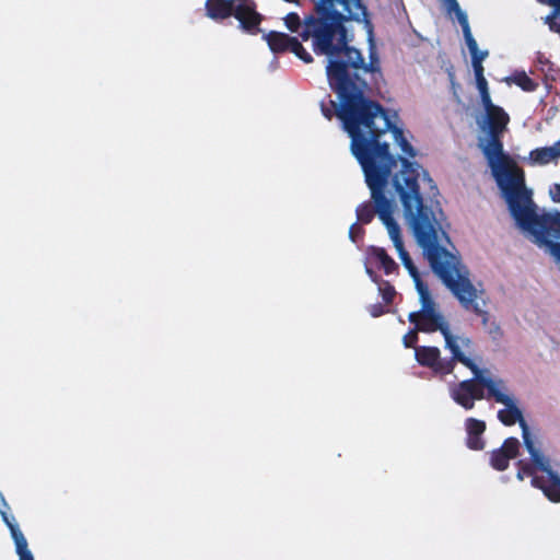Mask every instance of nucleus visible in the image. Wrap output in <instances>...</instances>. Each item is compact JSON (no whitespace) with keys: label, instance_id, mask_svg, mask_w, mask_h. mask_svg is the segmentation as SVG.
<instances>
[{"label":"nucleus","instance_id":"obj_11","mask_svg":"<svg viewBox=\"0 0 560 560\" xmlns=\"http://www.w3.org/2000/svg\"><path fill=\"white\" fill-rule=\"evenodd\" d=\"M520 452V442L514 438L506 439L501 447L490 454V464L497 470H505L510 459L515 458Z\"/></svg>","mask_w":560,"mask_h":560},{"label":"nucleus","instance_id":"obj_24","mask_svg":"<svg viewBox=\"0 0 560 560\" xmlns=\"http://www.w3.org/2000/svg\"><path fill=\"white\" fill-rule=\"evenodd\" d=\"M0 501H1V504H2L3 506H8V504H7L5 500H4V498H3L2 495H0Z\"/></svg>","mask_w":560,"mask_h":560},{"label":"nucleus","instance_id":"obj_13","mask_svg":"<svg viewBox=\"0 0 560 560\" xmlns=\"http://www.w3.org/2000/svg\"><path fill=\"white\" fill-rule=\"evenodd\" d=\"M415 355L421 365L431 368L435 372H452V368L440 360V350L435 347H418L415 349Z\"/></svg>","mask_w":560,"mask_h":560},{"label":"nucleus","instance_id":"obj_23","mask_svg":"<svg viewBox=\"0 0 560 560\" xmlns=\"http://www.w3.org/2000/svg\"><path fill=\"white\" fill-rule=\"evenodd\" d=\"M549 192L555 202H560V185H555Z\"/></svg>","mask_w":560,"mask_h":560},{"label":"nucleus","instance_id":"obj_19","mask_svg":"<svg viewBox=\"0 0 560 560\" xmlns=\"http://www.w3.org/2000/svg\"><path fill=\"white\" fill-rule=\"evenodd\" d=\"M483 325L487 332L492 339L497 340L501 337L502 331L500 325L495 320H490L489 317H483Z\"/></svg>","mask_w":560,"mask_h":560},{"label":"nucleus","instance_id":"obj_12","mask_svg":"<svg viewBox=\"0 0 560 560\" xmlns=\"http://www.w3.org/2000/svg\"><path fill=\"white\" fill-rule=\"evenodd\" d=\"M486 429V422L480 419L467 418L465 420L466 443L470 450L482 451L486 447V442L482 438Z\"/></svg>","mask_w":560,"mask_h":560},{"label":"nucleus","instance_id":"obj_2","mask_svg":"<svg viewBox=\"0 0 560 560\" xmlns=\"http://www.w3.org/2000/svg\"><path fill=\"white\" fill-rule=\"evenodd\" d=\"M415 158L417 155H407L400 149L396 156L389 145H383L359 162L375 213L384 224L380 211L385 208L392 221L401 230L397 222L400 212L438 277L465 308L481 313L489 298L483 285L474 282L469 270L462 264L450 240V223L445 214L427 203V195L436 190V186L429 172L412 161Z\"/></svg>","mask_w":560,"mask_h":560},{"label":"nucleus","instance_id":"obj_14","mask_svg":"<svg viewBox=\"0 0 560 560\" xmlns=\"http://www.w3.org/2000/svg\"><path fill=\"white\" fill-rule=\"evenodd\" d=\"M560 159V140L550 147L533 150L529 153L528 162L532 165H547L556 163Z\"/></svg>","mask_w":560,"mask_h":560},{"label":"nucleus","instance_id":"obj_10","mask_svg":"<svg viewBox=\"0 0 560 560\" xmlns=\"http://www.w3.org/2000/svg\"><path fill=\"white\" fill-rule=\"evenodd\" d=\"M0 514L2 521L8 526L10 530L11 538L14 542L15 553L19 557V560H34L33 553L28 548V542L23 532L20 528V525L13 515L8 514L7 512L0 510Z\"/></svg>","mask_w":560,"mask_h":560},{"label":"nucleus","instance_id":"obj_26","mask_svg":"<svg viewBox=\"0 0 560 560\" xmlns=\"http://www.w3.org/2000/svg\"><path fill=\"white\" fill-rule=\"evenodd\" d=\"M366 272L372 277V270L369 267H366Z\"/></svg>","mask_w":560,"mask_h":560},{"label":"nucleus","instance_id":"obj_6","mask_svg":"<svg viewBox=\"0 0 560 560\" xmlns=\"http://www.w3.org/2000/svg\"><path fill=\"white\" fill-rule=\"evenodd\" d=\"M500 404L503 408L498 411V419L505 425L520 423L525 447L534 464L532 467L528 464L520 463L516 478L523 481L526 477H530L532 485L539 488L550 501L560 502V476L553 470L550 460L540 450V434L532 432L526 425L515 396L511 397V401Z\"/></svg>","mask_w":560,"mask_h":560},{"label":"nucleus","instance_id":"obj_8","mask_svg":"<svg viewBox=\"0 0 560 560\" xmlns=\"http://www.w3.org/2000/svg\"><path fill=\"white\" fill-rule=\"evenodd\" d=\"M207 16L212 20H223L233 15L240 27L250 34L258 31L261 15L256 11L253 0H207Z\"/></svg>","mask_w":560,"mask_h":560},{"label":"nucleus","instance_id":"obj_20","mask_svg":"<svg viewBox=\"0 0 560 560\" xmlns=\"http://www.w3.org/2000/svg\"><path fill=\"white\" fill-rule=\"evenodd\" d=\"M372 217H373L372 211L366 207L360 208L358 210V218L363 223H369L371 221Z\"/></svg>","mask_w":560,"mask_h":560},{"label":"nucleus","instance_id":"obj_9","mask_svg":"<svg viewBox=\"0 0 560 560\" xmlns=\"http://www.w3.org/2000/svg\"><path fill=\"white\" fill-rule=\"evenodd\" d=\"M264 37L272 51L278 52L290 49L295 56H298L305 62L312 61L311 55L305 51V49L296 40V38L290 37L283 33L278 32H271L269 34H266Z\"/></svg>","mask_w":560,"mask_h":560},{"label":"nucleus","instance_id":"obj_7","mask_svg":"<svg viewBox=\"0 0 560 560\" xmlns=\"http://www.w3.org/2000/svg\"><path fill=\"white\" fill-rule=\"evenodd\" d=\"M474 380L463 381L451 388L452 398L466 410L475 407V400L493 398L497 402L511 401L514 396L506 383L488 369L480 366L472 373Z\"/></svg>","mask_w":560,"mask_h":560},{"label":"nucleus","instance_id":"obj_16","mask_svg":"<svg viewBox=\"0 0 560 560\" xmlns=\"http://www.w3.org/2000/svg\"><path fill=\"white\" fill-rule=\"evenodd\" d=\"M371 256L385 269L387 273L392 272L396 267L395 261L386 254L383 248H373Z\"/></svg>","mask_w":560,"mask_h":560},{"label":"nucleus","instance_id":"obj_17","mask_svg":"<svg viewBox=\"0 0 560 560\" xmlns=\"http://www.w3.org/2000/svg\"><path fill=\"white\" fill-rule=\"evenodd\" d=\"M284 23L291 32L299 33L301 37L302 34L305 33V24L301 25L299 16L294 13L287 15L284 19Z\"/></svg>","mask_w":560,"mask_h":560},{"label":"nucleus","instance_id":"obj_18","mask_svg":"<svg viewBox=\"0 0 560 560\" xmlns=\"http://www.w3.org/2000/svg\"><path fill=\"white\" fill-rule=\"evenodd\" d=\"M510 81L518 85L524 91H533L535 89V83L525 73L515 74L510 79Z\"/></svg>","mask_w":560,"mask_h":560},{"label":"nucleus","instance_id":"obj_21","mask_svg":"<svg viewBox=\"0 0 560 560\" xmlns=\"http://www.w3.org/2000/svg\"><path fill=\"white\" fill-rule=\"evenodd\" d=\"M402 341L407 348L412 347L417 341V331H410L405 335Z\"/></svg>","mask_w":560,"mask_h":560},{"label":"nucleus","instance_id":"obj_3","mask_svg":"<svg viewBox=\"0 0 560 560\" xmlns=\"http://www.w3.org/2000/svg\"><path fill=\"white\" fill-rule=\"evenodd\" d=\"M517 229L560 262V213L537 209L523 172L503 153L489 162Z\"/></svg>","mask_w":560,"mask_h":560},{"label":"nucleus","instance_id":"obj_4","mask_svg":"<svg viewBox=\"0 0 560 560\" xmlns=\"http://www.w3.org/2000/svg\"><path fill=\"white\" fill-rule=\"evenodd\" d=\"M380 212L384 221L387 235L397 252L398 258L401 260L402 265L412 278L419 295L421 308L419 312L410 313V322L415 324L417 329L420 331H441L445 339L446 348L450 349L453 358L468 368L472 373L478 371L481 366V360L476 353L471 341L465 336L454 335L451 331L447 322L438 311L429 289L421 281L416 266L405 249L404 241L400 236V229L394 221H392L385 208H382Z\"/></svg>","mask_w":560,"mask_h":560},{"label":"nucleus","instance_id":"obj_1","mask_svg":"<svg viewBox=\"0 0 560 560\" xmlns=\"http://www.w3.org/2000/svg\"><path fill=\"white\" fill-rule=\"evenodd\" d=\"M316 18L305 21L302 38H313L317 54L327 57V77L337 94L332 102L338 118L351 138V152L358 162L373 155L383 145L387 133L405 154L418 155L411 133L396 110H386L364 97L350 80L348 67L364 72L377 70L378 61L372 28L365 20L360 0H313Z\"/></svg>","mask_w":560,"mask_h":560},{"label":"nucleus","instance_id":"obj_5","mask_svg":"<svg viewBox=\"0 0 560 560\" xmlns=\"http://www.w3.org/2000/svg\"><path fill=\"white\" fill-rule=\"evenodd\" d=\"M444 9L450 15L454 14L462 25L465 43L471 56L476 83L483 108V112L477 117V124L480 128L479 145L488 159V162H490L503 153L500 137L504 132L510 117L503 108L495 106L491 102L482 67V62L489 54L488 50H482L478 47L472 36L467 14L460 9L457 0L444 7Z\"/></svg>","mask_w":560,"mask_h":560},{"label":"nucleus","instance_id":"obj_22","mask_svg":"<svg viewBox=\"0 0 560 560\" xmlns=\"http://www.w3.org/2000/svg\"><path fill=\"white\" fill-rule=\"evenodd\" d=\"M382 294H383V299L386 301V302H390L392 299H393V295H394V290L393 288L386 285V288H381L380 289Z\"/></svg>","mask_w":560,"mask_h":560},{"label":"nucleus","instance_id":"obj_15","mask_svg":"<svg viewBox=\"0 0 560 560\" xmlns=\"http://www.w3.org/2000/svg\"><path fill=\"white\" fill-rule=\"evenodd\" d=\"M555 8L553 13L546 18V23L550 30L560 32V0H539Z\"/></svg>","mask_w":560,"mask_h":560},{"label":"nucleus","instance_id":"obj_25","mask_svg":"<svg viewBox=\"0 0 560 560\" xmlns=\"http://www.w3.org/2000/svg\"><path fill=\"white\" fill-rule=\"evenodd\" d=\"M354 229H355V226H354V225H353V226H351V229H350V237H351L352 240H354V237H353V231H354Z\"/></svg>","mask_w":560,"mask_h":560}]
</instances>
